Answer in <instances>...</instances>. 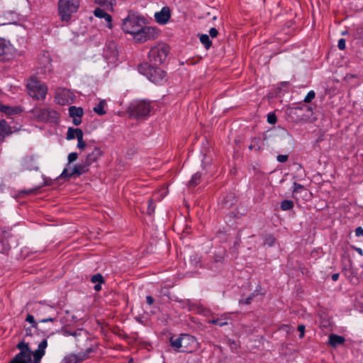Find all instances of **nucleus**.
Returning a JSON list of instances; mask_svg holds the SVG:
<instances>
[{"mask_svg":"<svg viewBox=\"0 0 363 363\" xmlns=\"http://www.w3.org/2000/svg\"><path fill=\"white\" fill-rule=\"evenodd\" d=\"M16 347L20 350V352H24L25 354H30L31 351L29 346L24 341H21L16 345Z\"/></svg>","mask_w":363,"mask_h":363,"instance_id":"nucleus-35","label":"nucleus"},{"mask_svg":"<svg viewBox=\"0 0 363 363\" xmlns=\"http://www.w3.org/2000/svg\"><path fill=\"white\" fill-rule=\"evenodd\" d=\"M254 148L255 149V145H250L249 146V149H250V150H252V149H254Z\"/></svg>","mask_w":363,"mask_h":363,"instance_id":"nucleus-60","label":"nucleus"},{"mask_svg":"<svg viewBox=\"0 0 363 363\" xmlns=\"http://www.w3.org/2000/svg\"><path fill=\"white\" fill-rule=\"evenodd\" d=\"M146 301L148 305H152L154 303V298L151 296H147Z\"/></svg>","mask_w":363,"mask_h":363,"instance_id":"nucleus-53","label":"nucleus"},{"mask_svg":"<svg viewBox=\"0 0 363 363\" xmlns=\"http://www.w3.org/2000/svg\"><path fill=\"white\" fill-rule=\"evenodd\" d=\"M275 241L276 239L273 235H267L264 238V244L272 247L275 244Z\"/></svg>","mask_w":363,"mask_h":363,"instance_id":"nucleus-39","label":"nucleus"},{"mask_svg":"<svg viewBox=\"0 0 363 363\" xmlns=\"http://www.w3.org/2000/svg\"><path fill=\"white\" fill-rule=\"evenodd\" d=\"M79 0H59L58 11L62 21H69L79 7Z\"/></svg>","mask_w":363,"mask_h":363,"instance_id":"nucleus-4","label":"nucleus"},{"mask_svg":"<svg viewBox=\"0 0 363 363\" xmlns=\"http://www.w3.org/2000/svg\"><path fill=\"white\" fill-rule=\"evenodd\" d=\"M94 290H95V291H100V290L101 289V284L97 283V284L94 286Z\"/></svg>","mask_w":363,"mask_h":363,"instance_id":"nucleus-57","label":"nucleus"},{"mask_svg":"<svg viewBox=\"0 0 363 363\" xmlns=\"http://www.w3.org/2000/svg\"><path fill=\"white\" fill-rule=\"evenodd\" d=\"M47 308H48L47 306H40V307L38 308V310L40 312H41V311H45V309H47Z\"/></svg>","mask_w":363,"mask_h":363,"instance_id":"nucleus-59","label":"nucleus"},{"mask_svg":"<svg viewBox=\"0 0 363 363\" xmlns=\"http://www.w3.org/2000/svg\"><path fill=\"white\" fill-rule=\"evenodd\" d=\"M277 118L275 113H269L267 114V122L270 124H275L277 123Z\"/></svg>","mask_w":363,"mask_h":363,"instance_id":"nucleus-42","label":"nucleus"},{"mask_svg":"<svg viewBox=\"0 0 363 363\" xmlns=\"http://www.w3.org/2000/svg\"><path fill=\"white\" fill-rule=\"evenodd\" d=\"M169 52V46L164 44L152 48L148 53L150 62L155 66L161 65L166 60Z\"/></svg>","mask_w":363,"mask_h":363,"instance_id":"nucleus-7","label":"nucleus"},{"mask_svg":"<svg viewBox=\"0 0 363 363\" xmlns=\"http://www.w3.org/2000/svg\"><path fill=\"white\" fill-rule=\"evenodd\" d=\"M303 186L301 184H298V183H296V182H294L293 184V186H292V192L293 193H298L300 192L302 189H303Z\"/></svg>","mask_w":363,"mask_h":363,"instance_id":"nucleus-43","label":"nucleus"},{"mask_svg":"<svg viewBox=\"0 0 363 363\" xmlns=\"http://www.w3.org/2000/svg\"><path fill=\"white\" fill-rule=\"evenodd\" d=\"M236 201L234 194L229 193L223 196L219 201V203L222 206V208H229L235 205Z\"/></svg>","mask_w":363,"mask_h":363,"instance_id":"nucleus-18","label":"nucleus"},{"mask_svg":"<svg viewBox=\"0 0 363 363\" xmlns=\"http://www.w3.org/2000/svg\"><path fill=\"white\" fill-rule=\"evenodd\" d=\"M298 331L300 332L299 337L302 338L304 336V332H305V325L303 324H300L298 325L297 328Z\"/></svg>","mask_w":363,"mask_h":363,"instance_id":"nucleus-48","label":"nucleus"},{"mask_svg":"<svg viewBox=\"0 0 363 363\" xmlns=\"http://www.w3.org/2000/svg\"><path fill=\"white\" fill-rule=\"evenodd\" d=\"M91 281L92 283L101 284V283L104 282V279L101 274H96L91 277Z\"/></svg>","mask_w":363,"mask_h":363,"instance_id":"nucleus-40","label":"nucleus"},{"mask_svg":"<svg viewBox=\"0 0 363 363\" xmlns=\"http://www.w3.org/2000/svg\"><path fill=\"white\" fill-rule=\"evenodd\" d=\"M213 18V20H216V16H214Z\"/></svg>","mask_w":363,"mask_h":363,"instance_id":"nucleus-62","label":"nucleus"},{"mask_svg":"<svg viewBox=\"0 0 363 363\" xmlns=\"http://www.w3.org/2000/svg\"><path fill=\"white\" fill-rule=\"evenodd\" d=\"M345 40L344 38H340L338 40L337 47L340 50H343L345 48Z\"/></svg>","mask_w":363,"mask_h":363,"instance_id":"nucleus-47","label":"nucleus"},{"mask_svg":"<svg viewBox=\"0 0 363 363\" xmlns=\"http://www.w3.org/2000/svg\"><path fill=\"white\" fill-rule=\"evenodd\" d=\"M0 112L4 113L7 116H11L22 113L23 108L19 106H11L4 105L0 103Z\"/></svg>","mask_w":363,"mask_h":363,"instance_id":"nucleus-17","label":"nucleus"},{"mask_svg":"<svg viewBox=\"0 0 363 363\" xmlns=\"http://www.w3.org/2000/svg\"><path fill=\"white\" fill-rule=\"evenodd\" d=\"M77 357H75V354H69L67 356H65L62 361V363H77Z\"/></svg>","mask_w":363,"mask_h":363,"instance_id":"nucleus-37","label":"nucleus"},{"mask_svg":"<svg viewBox=\"0 0 363 363\" xmlns=\"http://www.w3.org/2000/svg\"><path fill=\"white\" fill-rule=\"evenodd\" d=\"M21 166L23 170L38 171V164L33 155L26 156L21 162Z\"/></svg>","mask_w":363,"mask_h":363,"instance_id":"nucleus-13","label":"nucleus"},{"mask_svg":"<svg viewBox=\"0 0 363 363\" xmlns=\"http://www.w3.org/2000/svg\"><path fill=\"white\" fill-rule=\"evenodd\" d=\"M138 70L155 84L161 83L165 77V72L162 69L154 67L147 62L139 65Z\"/></svg>","mask_w":363,"mask_h":363,"instance_id":"nucleus-2","label":"nucleus"},{"mask_svg":"<svg viewBox=\"0 0 363 363\" xmlns=\"http://www.w3.org/2000/svg\"><path fill=\"white\" fill-rule=\"evenodd\" d=\"M69 115L72 118V123L75 125H79L82 123V117L84 115V110L82 107H77L71 106L69 107Z\"/></svg>","mask_w":363,"mask_h":363,"instance_id":"nucleus-14","label":"nucleus"},{"mask_svg":"<svg viewBox=\"0 0 363 363\" xmlns=\"http://www.w3.org/2000/svg\"><path fill=\"white\" fill-rule=\"evenodd\" d=\"M225 251L215 255L213 262L211 264V269L215 268V270H218L221 268L225 259Z\"/></svg>","mask_w":363,"mask_h":363,"instance_id":"nucleus-21","label":"nucleus"},{"mask_svg":"<svg viewBox=\"0 0 363 363\" xmlns=\"http://www.w3.org/2000/svg\"><path fill=\"white\" fill-rule=\"evenodd\" d=\"M28 94L33 99L40 100L45 98L48 88L45 83L30 78L27 83Z\"/></svg>","mask_w":363,"mask_h":363,"instance_id":"nucleus-6","label":"nucleus"},{"mask_svg":"<svg viewBox=\"0 0 363 363\" xmlns=\"http://www.w3.org/2000/svg\"><path fill=\"white\" fill-rule=\"evenodd\" d=\"M38 189H30L28 190H23L21 192V194H29L36 191Z\"/></svg>","mask_w":363,"mask_h":363,"instance_id":"nucleus-51","label":"nucleus"},{"mask_svg":"<svg viewBox=\"0 0 363 363\" xmlns=\"http://www.w3.org/2000/svg\"><path fill=\"white\" fill-rule=\"evenodd\" d=\"M339 276H340V275H339V274H338V273L333 274L332 275V279H333V281H337V280H338V279H339Z\"/></svg>","mask_w":363,"mask_h":363,"instance_id":"nucleus-56","label":"nucleus"},{"mask_svg":"<svg viewBox=\"0 0 363 363\" xmlns=\"http://www.w3.org/2000/svg\"><path fill=\"white\" fill-rule=\"evenodd\" d=\"M56 320V318H46L40 320L41 323H47V322H54Z\"/></svg>","mask_w":363,"mask_h":363,"instance_id":"nucleus-52","label":"nucleus"},{"mask_svg":"<svg viewBox=\"0 0 363 363\" xmlns=\"http://www.w3.org/2000/svg\"><path fill=\"white\" fill-rule=\"evenodd\" d=\"M92 351L93 350L91 348H88L86 350V351L80 352L78 354H75V357L77 359V362H79L86 359L89 357V353H91Z\"/></svg>","mask_w":363,"mask_h":363,"instance_id":"nucleus-36","label":"nucleus"},{"mask_svg":"<svg viewBox=\"0 0 363 363\" xmlns=\"http://www.w3.org/2000/svg\"><path fill=\"white\" fill-rule=\"evenodd\" d=\"M9 47L6 41L0 38V61H4L7 59L6 55Z\"/></svg>","mask_w":363,"mask_h":363,"instance_id":"nucleus-26","label":"nucleus"},{"mask_svg":"<svg viewBox=\"0 0 363 363\" xmlns=\"http://www.w3.org/2000/svg\"><path fill=\"white\" fill-rule=\"evenodd\" d=\"M151 110L150 102L145 100L132 102L128 107V112L130 118L135 119L145 118Z\"/></svg>","mask_w":363,"mask_h":363,"instance_id":"nucleus-3","label":"nucleus"},{"mask_svg":"<svg viewBox=\"0 0 363 363\" xmlns=\"http://www.w3.org/2000/svg\"><path fill=\"white\" fill-rule=\"evenodd\" d=\"M102 154V150L99 147H95L94 150L86 155L84 160L91 166L97 161Z\"/></svg>","mask_w":363,"mask_h":363,"instance_id":"nucleus-20","label":"nucleus"},{"mask_svg":"<svg viewBox=\"0 0 363 363\" xmlns=\"http://www.w3.org/2000/svg\"><path fill=\"white\" fill-rule=\"evenodd\" d=\"M94 14L97 18H104L106 22L107 23L106 26L108 28H112V16L110 14H108L104 10L100 8H96L94 11Z\"/></svg>","mask_w":363,"mask_h":363,"instance_id":"nucleus-19","label":"nucleus"},{"mask_svg":"<svg viewBox=\"0 0 363 363\" xmlns=\"http://www.w3.org/2000/svg\"><path fill=\"white\" fill-rule=\"evenodd\" d=\"M354 233H355V235L357 237H360V236H363V228L362 227H357L355 230H354Z\"/></svg>","mask_w":363,"mask_h":363,"instance_id":"nucleus-50","label":"nucleus"},{"mask_svg":"<svg viewBox=\"0 0 363 363\" xmlns=\"http://www.w3.org/2000/svg\"><path fill=\"white\" fill-rule=\"evenodd\" d=\"M133 359L131 358L130 360H129V362L128 363H133Z\"/></svg>","mask_w":363,"mask_h":363,"instance_id":"nucleus-61","label":"nucleus"},{"mask_svg":"<svg viewBox=\"0 0 363 363\" xmlns=\"http://www.w3.org/2000/svg\"><path fill=\"white\" fill-rule=\"evenodd\" d=\"M110 51V54L107 57H116L118 55V50L116 49V45L114 42H109L106 44L105 48V52Z\"/></svg>","mask_w":363,"mask_h":363,"instance_id":"nucleus-27","label":"nucleus"},{"mask_svg":"<svg viewBox=\"0 0 363 363\" xmlns=\"http://www.w3.org/2000/svg\"><path fill=\"white\" fill-rule=\"evenodd\" d=\"M139 30L133 35L134 40L138 43L155 40L158 36V30L154 27L144 25Z\"/></svg>","mask_w":363,"mask_h":363,"instance_id":"nucleus-9","label":"nucleus"},{"mask_svg":"<svg viewBox=\"0 0 363 363\" xmlns=\"http://www.w3.org/2000/svg\"><path fill=\"white\" fill-rule=\"evenodd\" d=\"M78 133H82L83 131L80 128H69L67 133L66 139L71 140L77 138Z\"/></svg>","mask_w":363,"mask_h":363,"instance_id":"nucleus-31","label":"nucleus"},{"mask_svg":"<svg viewBox=\"0 0 363 363\" xmlns=\"http://www.w3.org/2000/svg\"><path fill=\"white\" fill-rule=\"evenodd\" d=\"M18 245V237L11 229H0V252L6 254L13 246Z\"/></svg>","mask_w":363,"mask_h":363,"instance_id":"nucleus-5","label":"nucleus"},{"mask_svg":"<svg viewBox=\"0 0 363 363\" xmlns=\"http://www.w3.org/2000/svg\"><path fill=\"white\" fill-rule=\"evenodd\" d=\"M145 23L146 19L143 16L130 11L128 16L123 20L121 28L125 33L133 35Z\"/></svg>","mask_w":363,"mask_h":363,"instance_id":"nucleus-1","label":"nucleus"},{"mask_svg":"<svg viewBox=\"0 0 363 363\" xmlns=\"http://www.w3.org/2000/svg\"><path fill=\"white\" fill-rule=\"evenodd\" d=\"M294 206V203L291 200H283L280 203V208L281 211H286L291 210Z\"/></svg>","mask_w":363,"mask_h":363,"instance_id":"nucleus-33","label":"nucleus"},{"mask_svg":"<svg viewBox=\"0 0 363 363\" xmlns=\"http://www.w3.org/2000/svg\"><path fill=\"white\" fill-rule=\"evenodd\" d=\"M31 328H28L26 329V335H31Z\"/></svg>","mask_w":363,"mask_h":363,"instance_id":"nucleus-58","label":"nucleus"},{"mask_svg":"<svg viewBox=\"0 0 363 363\" xmlns=\"http://www.w3.org/2000/svg\"><path fill=\"white\" fill-rule=\"evenodd\" d=\"M35 117L40 121L47 123H57L60 114L50 108H36L32 111Z\"/></svg>","mask_w":363,"mask_h":363,"instance_id":"nucleus-8","label":"nucleus"},{"mask_svg":"<svg viewBox=\"0 0 363 363\" xmlns=\"http://www.w3.org/2000/svg\"><path fill=\"white\" fill-rule=\"evenodd\" d=\"M12 133L11 128L5 120L0 121V143Z\"/></svg>","mask_w":363,"mask_h":363,"instance_id":"nucleus-22","label":"nucleus"},{"mask_svg":"<svg viewBox=\"0 0 363 363\" xmlns=\"http://www.w3.org/2000/svg\"><path fill=\"white\" fill-rule=\"evenodd\" d=\"M315 91L311 90L307 94V95L306 96V97L303 99V101L305 103H310L315 98Z\"/></svg>","mask_w":363,"mask_h":363,"instance_id":"nucleus-41","label":"nucleus"},{"mask_svg":"<svg viewBox=\"0 0 363 363\" xmlns=\"http://www.w3.org/2000/svg\"><path fill=\"white\" fill-rule=\"evenodd\" d=\"M90 165L85 161L82 160L80 163L74 165L72 172H69L67 168H65L60 175V178L72 177L74 175H82L87 172L89 169Z\"/></svg>","mask_w":363,"mask_h":363,"instance_id":"nucleus-10","label":"nucleus"},{"mask_svg":"<svg viewBox=\"0 0 363 363\" xmlns=\"http://www.w3.org/2000/svg\"><path fill=\"white\" fill-rule=\"evenodd\" d=\"M202 174L200 172H196L192 175L191 179L188 183L189 187L194 188L201 181Z\"/></svg>","mask_w":363,"mask_h":363,"instance_id":"nucleus-29","label":"nucleus"},{"mask_svg":"<svg viewBox=\"0 0 363 363\" xmlns=\"http://www.w3.org/2000/svg\"><path fill=\"white\" fill-rule=\"evenodd\" d=\"M48 347L47 339H44L40 342L37 350L33 352V363L40 362L42 358L45 354V349Z\"/></svg>","mask_w":363,"mask_h":363,"instance_id":"nucleus-16","label":"nucleus"},{"mask_svg":"<svg viewBox=\"0 0 363 363\" xmlns=\"http://www.w3.org/2000/svg\"><path fill=\"white\" fill-rule=\"evenodd\" d=\"M94 2L110 11H113V6L116 5V0H94Z\"/></svg>","mask_w":363,"mask_h":363,"instance_id":"nucleus-25","label":"nucleus"},{"mask_svg":"<svg viewBox=\"0 0 363 363\" xmlns=\"http://www.w3.org/2000/svg\"><path fill=\"white\" fill-rule=\"evenodd\" d=\"M106 103L105 100H101L99 104L94 107L93 111L99 116L106 114V111L104 110Z\"/></svg>","mask_w":363,"mask_h":363,"instance_id":"nucleus-30","label":"nucleus"},{"mask_svg":"<svg viewBox=\"0 0 363 363\" xmlns=\"http://www.w3.org/2000/svg\"><path fill=\"white\" fill-rule=\"evenodd\" d=\"M26 320L30 323L32 324V326L31 328H38L37 327V323L35 322V319H34V317L33 315H30V314H28L26 318Z\"/></svg>","mask_w":363,"mask_h":363,"instance_id":"nucleus-44","label":"nucleus"},{"mask_svg":"<svg viewBox=\"0 0 363 363\" xmlns=\"http://www.w3.org/2000/svg\"><path fill=\"white\" fill-rule=\"evenodd\" d=\"M77 157H78V154L77 152L69 153L67 157V160H68L67 165H69L70 163L77 160Z\"/></svg>","mask_w":363,"mask_h":363,"instance_id":"nucleus-45","label":"nucleus"},{"mask_svg":"<svg viewBox=\"0 0 363 363\" xmlns=\"http://www.w3.org/2000/svg\"><path fill=\"white\" fill-rule=\"evenodd\" d=\"M171 17V11L168 6H164L160 11L155 13V18L157 23L160 25L166 24Z\"/></svg>","mask_w":363,"mask_h":363,"instance_id":"nucleus-15","label":"nucleus"},{"mask_svg":"<svg viewBox=\"0 0 363 363\" xmlns=\"http://www.w3.org/2000/svg\"><path fill=\"white\" fill-rule=\"evenodd\" d=\"M51 62L50 55L48 52H44L39 58V69L40 72L44 74L51 72L52 70Z\"/></svg>","mask_w":363,"mask_h":363,"instance_id":"nucleus-12","label":"nucleus"},{"mask_svg":"<svg viewBox=\"0 0 363 363\" xmlns=\"http://www.w3.org/2000/svg\"><path fill=\"white\" fill-rule=\"evenodd\" d=\"M218 34V30L216 28H211L209 30V35L211 38H216Z\"/></svg>","mask_w":363,"mask_h":363,"instance_id":"nucleus-49","label":"nucleus"},{"mask_svg":"<svg viewBox=\"0 0 363 363\" xmlns=\"http://www.w3.org/2000/svg\"><path fill=\"white\" fill-rule=\"evenodd\" d=\"M30 361V354H25L24 352H18L14 356L9 363H28Z\"/></svg>","mask_w":363,"mask_h":363,"instance_id":"nucleus-23","label":"nucleus"},{"mask_svg":"<svg viewBox=\"0 0 363 363\" xmlns=\"http://www.w3.org/2000/svg\"><path fill=\"white\" fill-rule=\"evenodd\" d=\"M359 255L363 256V250L360 247L355 246L352 247Z\"/></svg>","mask_w":363,"mask_h":363,"instance_id":"nucleus-54","label":"nucleus"},{"mask_svg":"<svg viewBox=\"0 0 363 363\" xmlns=\"http://www.w3.org/2000/svg\"><path fill=\"white\" fill-rule=\"evenodd\" d=\"M210 323L215 325H218V326L222 327V326L228 325V317L225 315H223L218 318H213L210 320Z\"/></svg>","mask_w":363,"mask_h":363,"instance_id":"nucleus-32","label":"nucleus"},{"mask_svg":"<svg viewBox=\"0 0 363 363\" xmlns=\"http://www.w3.org/2000/svg\"><path fill=\"white\" fill-rule=\"evenodd\" d=\"M201 43L204 45L206 50L209 49L212 45V42L207 34H201L199 35Z\"/></svg>","mask_w":363,"mask_h":363,"instance_id":"nucleus-34","label":"nucleus"},{"mask_svg":"<svg viewBox=\"0 0 363 363\" xmlns=\"http://www.w3.org/2000/svg\"><path fill=\"white\" fill-rule=\"evenodd\" d=\"M260 294V291L259 289H256L248 297L246 298H242L239 300L240 305H249L252 303L253 298Z\"/></svg>","mask_w":363,"mask_h":363,"instance_id":"nucleus-28","label":"nucleus"},{"mask_svg":"<svg viewBox=\"0 0 363 363\" xmlns=\"http://www.w3.org/2000/svg\"><path fill=\"white\" fill-rule=\"evenodd\" d=\"M345 342V339L343 336H340L336 334H331L329 336L328 343L333 347H336L340 345H342Z\"/></svg>","mask_w":363,"mask_h":363,"instance_id":"nucleus-24","label":"nucleus"},{"mask_svg":"<svg viewBox=\"0 0 363 363\" xmlns=\"http://www.w3.org/2000/svg\"><path fill=\"white\" fill-rule=\"evenodd\" d=\"M83 135H84V133H78V135H77V141H78V143H77V147L80 150H84L85 147H86V143L85 141L83 140Z\"/></svg>","mask_w":363,"mask_h":363,"instance_id":"nucleus-38","label":"nucleus"},{"mask_svg":"<svg viewBox=\"0 0 363 363\" xmlns=\"http://www.w3.org/2000/svg\"><path fill=\"white\" fill-rule=\"evenodd\" d=\"M289 156L287 155H279L277 157L278 162L284 163L288 160Z\"/></svg>","mask_w":363,"mask_h":363,"instance_id":"nucleus-46","label":"nucleus"},{"mask_svg":"<svg viewBox=\"0 0 363 363\" xmlns=\"http://www.w3.org/2000/svg\"><path fill=\"white\" fill-rule=\"evenodd\" d=\"M190 340H194V337L187 334H181L179 337L174 338L170 337L169 342L172 347L177 352H186V346L183 345L182 342H189Z\"/></svg>","mask_w":363,"mask_h":363,"instance_id":"nucleus-11","label":"nucleus"},{"mask_svg":"<svg viewBox=\"0 0 363 363\" xmlns=\"http://www.w3.org/2000/svg\"><path fill=\"white\" fill-rule=\"evenodd\" d=\"M154 210H155V208H154V206H152V201H150V203H149V205H148V209H147V211H148L149 213H151L154 212Z\"/></svg>","mask_w":363,"mask_h":363,"instance_id":"nucleus-55","label":"nucleus"}]
</instances>
